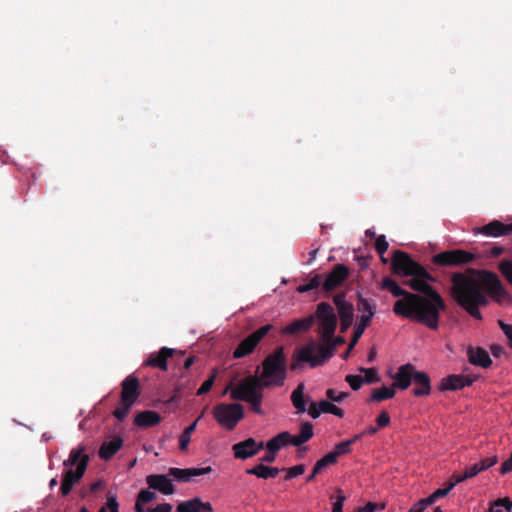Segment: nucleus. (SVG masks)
<instances>
[{
  "mask_svg": "<svg viewBox=\"0 0 512 512\" xmlns=\"http://www.w3.org/2000/svg\"><path fill=\"white\" fill-rule=\"evenodd\" d=\"M455 486V483H449L447 485V487L445 488H440V489H437L436 491H434L431 496H432V499L434 501H436L437 499L441 498V497H444L446 496Z\"/></svg>",
  "mask_w": 512,
  "mask_h": 512,
  "instance_id": "09e8293b",
  "label": "nucleus"
},
{
  "mask_svg": "<svg viewBox=\"0 0 512 512\" xmlns=\"http://www.w3.org/2000/svg\"><path fill=\"white\" fill-rule=\"evenodd\" d=\"M498 461V457L496 455L487 457L482 459L480 462H478L479 466L481 467V471H485L489 469L490 467L494 466Z\"/></svg>",
  "mask_w": 512,
  "mask_h": 512,
  "instance_id": "8fccbe9b",
  "label": "nucleus"
},
{
  "mask_svg": "<svg viewBox=\"0 0 512 512\" xmlns=\"http://www.w3.org/2000/svg\"><path fill=\"white\" fill-rule=\"evenodd\" d=\"M133 404L120 402V405L114 410L113 415L119 420L123 421L128 415L130 408Z\"/></svg>",
  "mask_w": 512,
  "mask_h": 512,
  "instance_id": "a19ab883",
  "label": "nucleus"
},
{
  "mask_svg": "<svg viewBox=\"0 0 512 512\" xmlns=\"http://www.w3.org/2000/svg\"><path fill=\"white\" fill-rule=\"evenodd\" d=\"M382 289L388 290L394 297H401L398 299L393 305V312L400 317L409 319L412 321V309H410V304L415 303L416 301L421 300L419 296H416L414 293L409 292L403 288H401L397 282L390 278L384 277L382 280Z\"/></svg>",
  "mask_w": 512,
  "mask_h": 512,
  "instance_id": "423d86ee",
  "label": "nucleus"
},
{
  "mask_svg": "<svg viewBox=\"0 0 512 512\" xmlns=\"http://www.w3.org/2000/svg\"><path fill=\"white\" fill-rule=\"evenodd\" d=\"M415 371V367L410 363L401 365L393 376L394 382L392 386L400 390H406L413 382Z\"/></svg>",
  "mask_w": 512,
  "mask_h": 512,
  "instance_id": "a211bd4d",
  "label": "nucleus"
},
{
  "mask_svg": "<svg viewBox=\"0 0 512 512\" xmlns=\"http://www.w3.org/2000/svg\"><path fill=\"white\" fill-rule=\"evenodd\" d=\"M511 471H512V452H511L510 457L508 459H506L500 467V473L503 475L507 474Z\"/></svg>",
  "mask_w": 512,
  "mask_h": 512,
  "instance_id": "680f3d73",
  "label": "nucleus"
},
{
  "mask_svg": "<svg viewBox=\"0 0 512 512\" xmlns=\"http://www.w3.org/2000/svg\"><path fill=\"white\" fill-rule=\"evenodd\" d=\"M161 419V415L158 412L145 410L136 415L134 423L140 428H148L159 424Z\"/></svg>",
  "mask_w": 512,
  "mask_h": 512,
  "instance_id": "cd10ccee",
  "label": "nucleus"
},
{
  "mask_svg": "<svg viewBox=\"0 0 512 512\" xmlns=\"http://www.w3.org/2000/svg\"><path fill=\"white\" fill-rule=\"evenodd\" d=\"M468 271L477 274L479 278L461 272L454 273L451 277L453 296L458 305L471 317L481 320L482 314L479 309L489 302L482 287L497 302L510 297L496 273L486 270L478 272L474 269Z\"/></svg>",
  "mask_w": 512,
  "mask_h": 512,
  "instance_id": "f257e3e1",
  "label": "nucleus"
},
{
  "mask_svg": "<svg viewBox=\"0 0 512 512\" xmlns=\"http://www.w3.org/2000/svg\"><path fill=\"white\" fill-rule=\"evenodd\" d=\"M211 467H203V468H170L168 470V475L173 477L174 480L179 482H190L194 477L208 474L211 472Z\"/></svg>",
  "mask_w": 512,
  "mask_h": 512,
  "instance_id": "f3484780",
  "label": "nucleus"
},
{
  "mask_svg": "<svg viewBox=\"0 0 512 512\" xmlns=\"http://www.w3.org/2000/svg\"><path fill=\"white\" fill-rule=\"evenodd\" d=\"M498 269L507 282L512 285V260L503 259L499 262Z\"/></svg>",
  "mask_w": 512,
  "mask_h": 512,
  "instance_id": "e433bc0d",
  "label": "nucleus"
},
{
  "mask_svg": "<svg viewBox=\"0 0 512 512\" xmlns=\"http://www.w3.org/2000/svg\"><path fill=\"white\" fill-rule=\"evenodd\" d=\"M174 351V349L162 347L158 352L151 353L145 360L144 365L166 371L167 359L174 354Z\"/></svg>",
  "mask_w": 512,
  "mask_h": 512,
  "instance_id": "412c9836",
  "label": "nucleus"
},
{
  "mask_svg": "<svg viewBox=\"0 0 512 512\" xmlns=\"http://www.w3.org/2000/svg\"><path fill=\"white\" fill-rule=\"evenodd\" d=\"M351 446L349 445V442L346 440L339 442L335 445L334 450L331 451L332 454H334V457L338 459L339 456L346 455L350 453Z\"/></svg>",
  "mask_w": 512,
  "mask_h": 512,
  "instance_id": "79ce46f5",
  "label": "nucleus"
},
{
  "mask_svg": "<svg viewBox=\"0 0 512 512\" xmlns=\"http://www.w3.org/2000/svg\"><path fill=\"white\" fill-rule=\"evenodd\" d=\"M262 399H263V394L256 397V398H253L251 399L250 401H248L247 403H249L251 405V409L254 413L256 414H262V409H261V402H262Z\"/></svg>",
  "mask_w": 512,
  "mask_h": 512,
  "instance_id": "864d4df0",
  "label": "nucleus"
},
{
  "mask_svg": "<svg viewBox=\"0 0 512 512\" xmlns=\"http://www.w3.org/2000/svg\"><path fill=\"white\" fill-rule=\"evenodd\" d=\"M326 396L331 401L341 403L348 396L347 392H336L334 389H327Z\"/></svg>",
  "mask_w": 512,
  "mask_h": 512,
  "instance_id": "de8ad7c7",
  "label": "nucleus"
},
{
  "mask_svg": "<svg viewBox=\"0 0 512 512\" xmlns=\"http://www.w3.org/2000/svg\"><path fill=\"white\" fill-rule=\"evenodd\" d=\"M156 499V494L149 489H142L137 495L135 503L136 512H148L150 509H145L144 504L150 503Z\"/></svg>",
  "mask_w": 512,
  "mask_h": 512,
  "instance_id": "473e14b6",
  "label": "nucleus"
},
{
  "mask_svg": "<svg viewBox=\"0 0 512 512\" xmlns=\"http://www.w3.org/2000/svg\"><path fill=\"white\" fill-rule=\"evenodd\" d=\"M344 343V337L334 335L328 340H321L319 345L310 341L294 352L290 368L296 370L300 363H308L311 368L321 366L334 355L337 346Z\"/></svg>",
  "mask_w": 512,
  "mask_h": 512,
  "instance_id": "7ed1b4c3",
  "label": "nucleus"
},
{
  "mask_svg": "<svg viewBox=\"0 0 512 512\" xmlns=\"http://www.w3.org/2000/svg\"><path fill=\"white\" fill-rule=\"evenodd\" d=\"M191 441V436L185 434L184 432L181 433L179 436V449L181 451H185Z\"/></svg>",
  "mask_w": 512,
  "mask_h": 512,
  "instance_id": "bf43d9fd",
  "label": "nucleus"
},
{
  "mask_svg": "<svg viewBox=\"0 0 512 512\" xmlns=\"http://www.w3.org/2000/svg\"><path fill=\"white\" fill-rule=\"evenodd\" d=\"M303 443H306V441L301 438L300 434L293 436L290 434V438L288 439V444H291L293 446H301Z\"/></svg>",
  "mask_w": 512,
  "mask_h": 512,
  "instance_id": "0e129e2a",
  "label": "nucleus"
},
{
  "mask_svg": "<svg viewBox=\"0 0 512 512\" xmlns=\"http://www.w3.org/2000/svg\"><path fill=\"white\" fill-rule=\"evenodd\" d=\"M413 278L406 284L417 293L421 300L410 304L412 309V321L427 326L429 329L436 330L439 326L440 312L446 310V303L439 292L431 286L429 279L420 276Z\"/></svg>",
  "mask_w": 512,
  "mask_h": 512,
  "instance_id": "f03ea898",
  "label": "nucleus"
},
{
  "mask_svg": "<svg viewBox=\"0 0 512 512\" xmlns=\"http://www.w3.org/2000/svg\"><path fill=\"white\" fill-rule=\"evenodd\" d=\"M314 323V315L296 319L282 329V334L296 335L308 331Z\"/></svg>",
  "mask_w": 512,
  "mask_h": 512,
  "instance_id": "bb28decb",
  "label": "nucleus"
},
{
  "mask_svg": "<svg viewBox=\"0 0 512 512\" xmlns=\"http://www.w3.org/2000/svg\"><path fill=\"white\" fill-rule=\"evenodd\" d=\"M272 328L273 325L267 324L252 332L238 344L233 352V357L240 359L251 354Z\"/></svg>",
  "mask_w": 512,
  "mask_h": 512,
  "instance_id": "ddd939ff",
  "label": "nucleus"
},
{
  "mask_svg": "<svg viewBox=\"0 0 512 512\" xmlns=\"http://www.w3.org/2000/svg\"><path fill=\"white\" fill-rule=\"evenodd\" d=\"M264 448V442H257L254 438H247L243 441L235 443L232 446L234 457L241 460H246L259 453Z\"/></svg>",
  "mask_w": 512,
  "mask_h": 512,
  "instance_id": "4468645a",
  "label": "nucleus"
},
{
  "mask_svg": "<svg viewBox=\"0 0 512 512\" xmlns=\"http://www.w3.org/2000/svg\"><path fill=\"white\" fill-rule=\"evenodd\" d=\"M395 395L394 387L383 386L381 388L374 389L370 400L375 402H381L383 400L391 399Z\"/></svg>",
  "mask_w": 512,
  "mask_h": 512,
  "instance_id": "72a5a7b5",
  "label": "nucleus"
},
{
  "mask_svg": "<svg viewBox=\"0 0 512 512\" xmlns=\"http://www.w3.org/2000/svg\"><path fill=\"white\" fill-rule=\"evenodd\" d=\"M122 443L123 440L120 437L104 442L99 449V457L103 460L111 459L121 448Z\"/></svg>",
  "mask_w": 512,
  "mask_h": 512,
  "instance_id": "c85d7f7f",
  "label": "nucleus"
},
{
  "mask_svg": "<svg viewBox=\"0 0 512 512\" xmlns=\"http://www.w3.org/2000/svg\"><path fill=\"white\" fill-rule=\"evenodd\" d=\"M320 410L323 411V413H330L339 418L344 417V410L327 400L320 401Z\"/></svg>",
  "mask_w": 512,
  "mask_h": 512,
  "instance_id": "c9c22d12",
  "label": "nucleus"
},
{
  "mask_svg": "<svg viewBox=\"0 0 512 512\" xmlns=\"http://www.w3.org/2000/svg\"><path fill=\"white\" fill-rule=\"evenodd\" d=\"M279 472V468L269 467L262 463H259L258 465H255L254 467L246 470L247 474L254 475L261 479L275 478Z\"/></svg>",
  "mask_w": 512,
  "mask_h": 512,
  "instance_id": "c756f323",
  "label": "nucleus"
},
{
  "mask_svg": "<svg viewBox=\"0 0 512 512\" xmlns=\"http://www.w3.org/2000/svg\"><path fill=\"white\" fill-rule=\"evenodd\" d=\"M322 283H323V276L321 274H316L308 281V283H306L304 285H300L297 288V291L299 293H305V292H308V291L318 288L320 285L322 286Z\"/></svg>",
  "mask_w": 512,
  "mask_h": 512,
  "instance_id": "f704fd0d",
  "label": "nucleus"
},
{
  "mask_svg": "<svg viewBox=\"0 0 512 512\" xmlns=\"http://www.w3.org/2000/svg\"><path fill=\"white\" fill-rule=\"evenodd\" d=\"M172 505L169 503L158 504L155 508L150 509L148 512H171Z\"/></svg>",
  "mask_w": 512,
  "mask_h": 512,
  "instance_id": "e2e57ef3",
  "label": "nucleus"
},
{
  "mask_svg": "<svg viewBox=\"0 0 512 512\" xmlns=\"http://www.w3.org/2000/svg\"><path fill=\"white\" fill-rule=\"evenodd\" d=\"M475 255L462 249H453L440 252L431 258V262L439 267H458L471 263Z\"/></svg>",
  "mask_w": 512,
  "mask_h": 512,
  "instance_id": "9b49d317",
  "label": "nucleus"
},
{
  "mask_svg": "<svg viewBox=\"0 0 512 512\" xmlns=\"http://www.w3.org/2000/svg\"><path fill=\"white\" fill-rule=\"evenodd\" d=\"M289 438L290 433L288 431H283L267 441V443L264 444V447H266L267 451L276 454L282 447L288 445Z\"/></svg>",
  "mask_w": 512,
  "mask_h": 512,
  "instance_id": "7c9ffc66",
  "label": "nucleus"
},
{
  "mask_svg": "<svg viewBox=\"0 0 512 512\" xmlns=\"http://www.w3.org/2000/svg\"><path fill=\"white\" fill-rule=\"evenodd\" d=\"M346 497L342 494V491H338L337 501L333 503L332 512H343V503Z\"/></svg>",
  "mask_w": 512,
  "mask_h": 512,
  "instance_id": "5fc2aeb1",
  "label": "nucleus"
},
{
  "mask_svg": "<svg viewBox=\"0 0 512 512\" xmlns=\"http://www.w3.org/2000/svg\"><path fill=\"white\" fill-rule=\"evenodd\" d=\"M90 457L86 453V448L80 445L73 448L66 460L63 461V466L66 471L62 474V481L59 493L62 497H66L70 494L73 487L78 484L83 478Z\"/></svg>",
  "mask_w": 512,
  "mask_h": 512,
  "instance_id": "20e7f679",
  "label": "nucleus"
},
{
  "mask_svg": "<svg viewBox=\"0 0 512 512\" xmlns=\"http://www.w3.org/2000/svg\"><path fill=\"white\" fill-rule=\"evenodd\" d=\"M413 383L415 385L412 390L414 396L421 397L430 394L431 382L427 373L416 370L414 373Z\"/></svg>",
  "mask_w": 512,
  "mask_h": 512,
  "instance_id": "b1692460",
  "label": "nucleus"
},
{
  "mask_svg": "<svg viewBox=\"0 0 512 512\" xmlns=\"http://www.w3.org/2000/svg\"><path fill=\"white\" fill-rule=\"evenodd\" d=\"M262 374L259 377L263 385L282 386L287 377V358L283 347H277L262 362Z\"/></svg>",
  "mask_w": 512,
  "mask_h": 512,
  "instance_id": "39448f33",
  "label": "nucleus"
},
{
  "mask_svg": "<svg viewBox=\"0 0 512 512\" xmlns=\"http://www.w3.org/2000/svg\"><path fill=\"white\" fill-rule=\"evenodd\" d=\"M177 512H213L210 502H203L201 498L194 497L190 500L181 502L176 508Z\"/></svg>",
  "mask_w": 512,
  "mask_h": 512,
  "instance_id": "5701e85b",
  "label": "nucleus"
},
{
  "mask_svg": "<svg viewBox=\"0 0 512 512\" xmlns=\"http://www.w3.org/2000/svg\"><path fill=\"white\" fill-rule=\"evenodd\" d=\"M473 382L474 379L470 376L450 375L441 380L439 389L441 391L458 390L470 386Z\"/></svg>",
  "mask_w": 512,
  "mask_h": 512,
  "instance_id": "4be33fe9",
  "label": "nucleus"
},
{
  "mask_svg": "<svg viewBox=\"0 0 512 512\" xmlns=\"http://www.w3.org/2000/svg\"><path fill=\"white\" fill-rule=\"evenodd\" d=\"M498 324H499L501 330L503 331V333L505 334V336L508 338L509 346L512 348V325L506 324L502 320H499Z\"/></svg>",
  "mask_w": 512,
  "mask_h": 512,
  "instance_id": "603ef678",
  "label": "nucleus"
},
{
  "mask_svg": "<svg viewBox=\"0 0 512 512\" xmlns=\"http://www.w3.org/2000/svg\"><path fill=\"white\" fill-rule=\"evenodd\" d=\"M350 274L349 268L344 264H336L322 283L325 292H331L343 284Z\"/></svg>",
  "mask_w": 512,
  "mask_h": 512,
  "instance_id": "2eb2a0df",
  "label": "nucleus"
},
{
  "mask_svg": "<svg viewBox=\"0 0 512 512\" xmlns=\"http://www.w3.org/2000/svg\"><path fill=\"white\" fill-rule=\"evenodd\" d=\"M360 372L365 373V376L363 377L364 383L372 384L376 383L380 380L377 369L376 368H359Z\"/></svg>",
  "mask_w": 512,
  "mask_h": 512,
  "instance_id": "58836bf2",
  "label": "nucleus"
},
{
  "mask_svg": "<svg viewBox=\"0 0 512 512\" xmlns=\"http://www.w3.org/2000/svg\"><path fill=\"white\" fill-rule=\"evenodd\" d=\"M337 462V459L334 457V454L331 452L327 453L324 457L319 459L316 464V470L321 469L323 470L329 465L335 464Z\"/></svg>",
  "mask_w": 512,
  "mask_h": 512,
  "instance_id": "37998d69",
  "label": "nucleus"
},
{
  "mask_svg": "<svg viewBox=\"0 0 512 512\" xmlns=\"http://www.w3.org/2000/svg\"><path fill=\"white\" fill-rule=\"evenodd\" d=\"M385 505H377L372 502H368L364 507L360 508L358 512H375L376 510H383Z\"/></svg>",
  "mask_w": 512,
  "mask_h": 512,
  "instance_id": "4d7b16f0",
  "label": "nucleus"
},
{
  "mask_svg": "<svg viewBox=\"0 0 512 512\" xmlns=\"http://www.w3.org/2000/svg\"><path fill=\"white\" fill-rule=\"evenodd\" d=\"M149 488L158 490L165 495H171L175 489L171 480L164 474H150L146 477Z\"/></svg>",
  "mask_w": 512,
  "mask_h": 512,
  "instance_id": "aec40b11",
  "label": "nucleus"
},
{
  "mask_svg": "<svg viewBox=\"0 0 512 512\" xmlns=\"http://www.w3.org/2000/svg\"><path fill=\"white\" fill-rule=\"evenodd\" d=\"M435 501L432 499V496H428L427 498L420 499L417 504L424 510L428 505L433 504Z\"/></svg>",
  "mask_w": 512,
  "mask_h": 512,
  "instance_id": "774afa93",
  "label": "nucleus"
},
{
  "mask_svg": "<svg viewBox=\"0 0 512 512\" xmlns=\"http://www.w3.org/2000/svg\"><path fill=\"white\" fill-rule=\"evenodd\" d=\"M505 251H506V249L503 246L494 245L491 248V250L489 252V255L492 256V257H498L501 254H503Z\"/></svg>",
  "mask_w": 512,
  "mask_h": 512,
  "instance_id": "69168bd1",
  "label": "nucleus"
},
{
  "mask_svg": "<svg viewBox=\"0 0 512 512\" xmlns=\"http://www.w3.org/2000/svg\"><path fill=\"white\" fill-rule=\"evenodd\" d=\"M264 387L262 380L258 376H249L231 391L230 398L236 401L248 402L262 395Z\"/></svg>",
  "mask_w": 512,
  "mask_h": 512,
  "instance_id": "9d476101",
  "label": "nucleus"
},
{
  "mask_svg": "<svg viewBox=\"0 0 512 512\" xmlns=\"http://www.w3.org/2000/svg\"><path fill=\"white\" fill-rule=\"evenodd\" d=\"M345 380H346V382L349 383L350 387L354 391L359 390L361 388L362 384L364 383V379L360 375H351L350 374L345 377Z\"/></svg>",
  "mask_w": 512,
  "mask_h": 512,
  "instance_id": "49530a36",
  "label": "nucleus"
},
{
  "mask_svg": "<svg viewBox=\"0 0 512 512\" xmlns=\"http://www.w3.org/2000/svg\"><path fill=\"white\" fill-rule=\"evenodd\" d=\"M299 434L306 442L309 441L314 434L313 425L310 422H303L300 426Z\"/></svg>",
  "mask_w": 512,
  "mask_h": 512,
  "instance_id": "a18cd8bd",
  "label": "nucleus"
},
{
  "mask_svg": "<svg viewBox=\"0 0 512 512\" xmlns=\"http://www.w3.org/2000/svg\"><path fill=\"white\" fill-rule=\"evenodd\" d=\"M490 349L494 357H500L505 353V349L501 345H492Z\"/></svg>",
  "mask_w": 512,
  "mask_h": 512,
  "instance_id": "338daca9",
  "label": "nucleus"
},
{
  "mask_svg": "<svg viewBox=\"0 0 512 512\" xmlns=\"http://www.w3.org/2000/svg\"><path fill=\"white\" fill-rule=\"evenodd\" d=\"M216 377H217V371L214 370L213 373L210 375V377L202 383V385L200 386V388L198 389L196 394L198 396H200V395L208 393L211 390V388L213 387Z\"/></svg>",
  "mask_w": 512,
  "mask_h": 512,
  "instance_id": "ea45409f",
  "label": "nucleus"
},
{
  "mask_svg": "<svg viewBox=\"0 0 512 512\" xmlns=\"http://www.w3.org/2000/svg\"><path fill=\"white\" fill-rule=\"evenodd\" d=\"M333 302L337 308L340 320L354 319V307L351 303L347 302L344 293L336 294L333 297Z\"/></svg>",
  "mask_w": 512,
  "mask_h": 512,
  "instance_id": "a878e982",
  "label": "nucleus"
},
{
  "mask_svg": "<svg viewBox=\"0 0 512 512\" xmlns=\"http://www.w3.org/2000/svg\"><path fill=\"white\" fill-rule=\"evenodd\" d=\"M388 247L389 243L387 242L385 235H379L375 241V249L384 263L387 262V260L384 258V254L388 250Z\"/></svg>",
  "mask_w": 512,
  "mask_h": 512,
  "instance_id": "4c0bfd02",
  "label": "nucleus"
},
{
  "mask_svg": "<svg viewBox=\"0 0 512 512\" xmlns=\"http://www.w3.org/2000/svg\"><path fill=\"white\" fill-rule=\"evenodd\" d=\"M391 269L398 276H420L430 281H435V278L421 264L414 261L408 253L401 250L393 252Z\"/></svg>",
  "mask_w": 512,
  "mask_h": 512,
  "instance_id": "0eeeda50",
  "label": "nucleus"
},
{
  "mask_svg": "<svg viewBox=\"0 0 512 512\" xmlns=\"http://www.w3.org/2000/svg\"><path fill=\"white\" fill-rule=\"evenodd\" d=\"M317 318L319 327L317 329L320 340L331 338L337 328V317L333 307L327 302H321L317 305L314 319Z\"/></svg>",
  "mask_w": 512,
  "mask_h": 512,
  "instance_id": "1a4fd4ad",
  "label": "nucleus"
},
{
  "mask_svg": "<svg viewBox=\"0 0 512 512\" xmlns=\"http://www.w3.org/2000/svg\"><path fill=\"white\" fill-rule=\"evenodd\" d=\"M212 414L219 425L232 431L244 418V407L239 403H219L214 406Z\"/></svg>",
  "mask_w": 512,
  "mask_h": 512,
  "instance_id": "6e6552de",
  "label": "nucleus"
},
{
  "mask_svg": "<svg viewBox=\"0 0 512 512\" xmlns=\"http://www.w3.org/2000/svg\"><path fill=\"white\" fill-rule=\"evenodd\" d=\"M304 390V383H300L291 393V401L293 406L296 408L297 413H304L307 410L304 400Z\"/></svg>",
  "mask_w": 512,
  "mask_h": 512,
  "instance_id": "2f4dec72",
  "label": "nucleus"
},
{
  "mask_svg": "<svg viewBox=\"0 0 512 512\" xmlns=\"http://www.w3.org/2000/svg\"><path fill=\"white\" fill-rule=\"evenodd\" d=\"M322 413H323V411L320 410V402L319 403L311 402L309 410H308V414L313 419H317L318 417H320V415Z\"/></svg>",
  "mask_w": 512,
  "mask_h": 512,
  "instance_id": "6e6d98bb",
  "label": "nucleus"
},
{
  "mask_svg": "<svg viewBox=\"0 0 512 512\" xmlns=\"http://www.w3.org/2000/svg\"><path fill=\"white\" fill-rule=\"evenodd\" d=\"M121 386V401L134 404L140 395L139 380L130 375L124 379Z\"/></svg>",
  "mask_w": 512,
  "mask_h": 512,
  "instance_id": "6ab92c4d",
  "label": "nucleus"
},
{
  "mask_svg": "<svg viewBox=\"0 0 512 512\" xmlns=\"http://www.w3.org/2000/svg\"><path fill=\"white\" fill-rule=\"evenodd\" d=\"M377 428H384L390 423V416L387 411L383 410L376 418Z\"/></svg>",
  "mask_w": 512,
  "mask_h": 512,
  "instance_id": "3c124183",
  "label": "nucleus"
},
{
  "mask_svg": "<svg viewBox=\"0 0 512 512\" xmlns=\"http://www.w3.org/2000/svg\"><path fill=\"white\" fill-rule=\"evenodd\" d=\"M474 234H483L491 237H500L512 234V223L505 224L498 220H493L482 227L473 229Z\"/></svg>",
  "mask_w": 512,
  "mask_h": 512,
  "instance_id": "dca6fc26",
  "label": "nucleus"
},
{
  "mask_svg": "<svg viewBox=\"0 0 512 512\" xmlns=\"http://www.w3.org/2000/svg\"><path fill=\"white\" fill-rule=\"evenodd\" d=\"M467 356L471 364L480 366L482 368H488L492 364V360L488 352L481 347L474 348L469 346L467 349Z\"/></svg>",
  "mask_w": 512,
  "mask_h": 512,
  "instance_id": "393cba45",
  "label": "nucleus"
},
{
  "mask_svg": "<svg viewBox=\"0 0 512 512\" xmlns=\"http://www.w3.org/2000/svg\"><path fill=\"white\" fill-rule=\"evenodd\" d=\"M305 469L306 467L304 464H298L296 466L285 469V471L287 472L285 480H290L294 477L302 475L305 472Z\"/></svg>",
  "mask_w": 512,
  "mask_h": 512,
  "instance_id": "c03bdc74",
  "label": "nucleus"
},
{
  "mask_svg": "<svg viewBox=\"0 0 512 512\" xmlns=\"http://www.w3.org/2000/svg\"><path fill=\"white\" fill-rule=\"evenodd\" d=\"M358 310L362 312L360 322L356 324L352 338L350 340V349L357 344L365 329L370 325L375 314V306L372 305L361 294H358Z\"/></svg>",
  "mask_w": 512,
  "mask_h": 512,
  "instance_id": "f8f14e48",
  "label": "nucleus"
},
{
  "mask_svg": "<svg viewBox=\"0 0 512 512\" xmlns=\"http://www.w3.org/2000/svg\"><path fill=\"white\" fill-rule=\"evenodd\" d=\"M105 507L106 510L109 509L110 512H119V504L117 502L116 497L114 496H109L107 498V503Z\"/></svg>",
  "mask_w": 512,
  "mask_h": 512,
  "instance_id": "13d9d810",
  "label": "nucleus"
},
{
  "mask_svg": "<svg viewBox=\"0 0 512 512\" xmlns=\"http://www.w3.org/2000/svg\"><path fill=\"white\" fill-rule=\"evenodd\" d=\"M482 472L481 467L478 463L473 464L472 466L466 468L465 470V477L472 478L476 476L478 473Z\"/></svg>",
  "mask_w": 512,
  "mask_h": 512,
  "instance_id": "052dcab7",
  "label": "nucleus"
}]
</instances>
